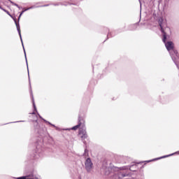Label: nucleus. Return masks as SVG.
Masks as SVG:
<instances>
[{
	"mask_svg": "<svg viewBox=\"0 0 179 179\" xmlns=\"http://www.w3.org/2000/svg\"><path fill=\"white\" fill-rule=\"evenodd\" d=\"M83 156L85 158V170L87 171V173H91L93 169V162H92V159H90V157H87L89 156V152H87V150L86 149L85 150Z\"/></svg>",
	"mask_w": 179,
	"mask_h": 179,
	"instance_id": "f257e3e1",
	"label": "nucleus"
},
{
	"mask_svg": "<svg viewBox=\"0 0 179 179\" xmlns=\"http://www.w3.org/2000/svg\"><path fill=\"white\" fill-rule=\"evenodd\" d=\"M13 20L16 25L17 30L18 31V34H19V36H20V40H21V42L22 44V47H23V50H24V55H25V59H26V62H27V66H28L27 65V57H26V50H24V46L23 45V41L22 40V34L20 32V25L19 24V22H17V21H16V18H13ZM27 69H29V66H27Z\"/></svg>",
	"mask_w": 179,
	"mask_h": 179,
	"instance_id": "f03ea898",
	"label": "nucleus"
},
{
	"mask_svg": "<svg viewBox=\"0 0 179 179\" xmlns=\"http://www.w3.org/2000/svg\"><path fill=\"white\" fill-rule=\"evenodd\" d=\"M85 126V120L80 117L78 118V124L74 127H73L71 129H63V131H71L72 129L73 131H76L77 129H79L80 127L83 128Z\"/></svg>",
	"mask_w": 179,
	"mask_h": 179,
	"instance_id": "7ed1b4c3",
	"label": "nucleus"
},
{
	"mask_svg": "<svg viewBox=\"0 0 179 179\" xmlns=\"http://www.w3.org/2000/svg\"><path fill=\"white\" fill-rule=\"evenodd\" d=\"M17 179H41V177L38 175L34 174V172H31L26 176L18 177Z\"/></svg>",
	"mask_w": 179,
	"mask_h": 179,
	"instance_id": "20e7f679",
	"label": "nucleus"
},
{
	"mask_svg": "<svg viewBox=\"0 0 179 179\" xmlns=\"http://www.w3.org/2000/svg\"><path fill=\"white\" fill-rule=\"evenodd\" d=\"M79 136L81 139H86L87 138V133L86 132V127L85 126L80 129L79 130Z\"/></svg>",
	"mask_w": 179,
	"mask_h": 179,
	"instance_id": "39448f33",
	"label": "nucleus"
},
{
	"mask_svg": "<svg viewBox=\"0 0 179 179\" xmlns=\"http://www.w3.org/2000/svg\"><path fill=\"white\" fill-rule=\"evenodd\" d=\"M36 131L41 136H45L47 134V128L45 127H39L38 129H36Z\"/></svg>",
	"mask_w": 179,
	"mask_h": 179,
	"instance_id": "423d86ee",
	"label": "nucleus"
},
{
	"mask_svg": "<svg viewBox=\"0 0 179 179\" xmlns=\"http://www.w3.org/2000/svg\"><path fill=\"white\" fill-rule=\"evenodd\" d=\"M103 170H104V173H105L106 176H108L111 173V171H113V170H114V167L112 168L111 166H106L103 165Z\"/></svg>",
	"mask_w": 179,
	"mask_h": 179,
	"instance_id": "0eeeda50",
	"label": "nucleus"
},
{
	"mask_svg": "<svg viewBox=\"0 0 179 179\" xmlns=\"http://www.w3.org/2000/svg\"><path fill=\"white\" fill-rule=\"evenodd\" d=\"M34 157V159H40V157H43V151L41 150H37L35 152Z\"/></svg>",
	"mask_w": 179,
	"mask_h": 179,
	"instance_id": "6e6552de",
	"label": "nucleus"
},
{
	"mask_svg": "<svg viewBox=\"0 0 179 179\" xmlns=\"http://www.w3.org/2000/svg\"><path fill=\"white\" fill-rule=\"evenodd\" d=\"M173 155H174V154H171L169 155H165V156L157 158V159H154L152 160L145 161V162H146V163H150V162H155V160H160V159H166V157H170V156H173Z\"/></svg>",
	"mask_w": 179,
	"mask_h": 179,
	"instance_id": "1a4fd4ad",
	"label": "nucleus"
},
{
	"mask_svg": "<svg viewBox=\"0 0 179 179\" xmlns=\"http://www.w3.org/2000/svg\"><path fill=\"white\" fill-rule=\"evenodd\" d=\"M34 8H40V6H32L28 8L24 9L20 13V16H22V15H23V13H24V12H26L27 10H30V9H34Z\"/></svg>",
	"mask_w": 179,
	"mask_h": 179,
	"instance_id": "9d476101",
	"label": "nucleus"
},
{
	"mask_svg": "<svg viewBox=\"0 0 179 179\" xmlns=\"http://www.w3.org/2000/svg\"><path fill=\"white\" fill-rule=\"evenodd\" d=\"M44 122H46V124H48L49 125H51L52 127H53L54 128H55V129L57 131H61V129H59V127L55 126V124H51V122L47 121V120H44Z\"/></svg>",
	"mask_w": 179,
	"mask_h": 179,
	"instance_id": "9b49d317",
	"label": "nucleus"
},
{
	"mask_svg": "<svg viewBox=\"0 0 179 179\" xmlns=\"http://www.w3.org/2000/svg\"><path fill=\"white\" fill-rule=\"evenodd\" d=\"M127 176H128V174L120 173V174L118 175V178H122V177H127Z\"/></svg>",
	"mask_w": 179,
	"mask_h": 179,
	"instance_id": "f8f14e48",
	"label": "nucleus"
},
{
	"mask_svg": "<svg viewBox=\"0 0 179 179\" xmlns=\"http://www.w3.org/2000/svg\"><path fill=\"white\" fill-rule=\"evenodd\" d=\"M9 2L10 3H12V5H14V6H17V8H20V6H19V5L16 4V3H14L13 1H10V0L9 1Z\"/></svg>",
	"mask_w": 179,
	"mask_h": 179,
	"instance_id": "ddd939ff",
	"label": "nucleus"
},
{
	"mask_svg": "<svg viewBox=\"0 0 179 179\" xmlns=\"http://www.w3.org/2000/svg\"><path fill=\"white\" fill-rule=\"evenodd\" d=\"M33 106H34V110L37 113V108L36 107V103H34V100H33Z\"/></svg>",
	"mask_w": 179,
	"mask_h": 179,
	"instance_id": "4468645a",
	"label": "nucleus"
},
{
	"mask_svg": "<svg viewBox=\"0 0 179 179\" xmlns=\"http://www.w3.org/2000/svg\"><path fill=\"white\" fill-rule=\"evenodd\" d=\"M0 9H2V10H4V12H6V13H8V15H10V14H9L8 11H6V10L2 8V7H1Z\"/></svg>",
	"mask_w": 179,
	"mask_h": 179,
	"instance_id": "2eb2a0df",
	"label": "nucleus"
},
{
	"mask_svg": "<svg viewBox=\"0 0 179 179\" xmlns=\"http://www.w3.org/2000/svg\"><path fill=\"white\" fill-rule=\"evenodd\" d=\"M38 115L39 117V118H41V120H43V121H45V120L44 118H43V117H41V115H40V114L38 113Z\"/></svg>",
	"mask_w": 179,
	"mask_h": 179,
	"instance_id": "dca6fc26",
	"label": "nucleus"
},
{
	"mask_svg": "<svg viewBox=\"0 0 179 179\" xmlns=\"http://www.w3.org/2000/svg\"><path fill=\"white\" fill-rule=\"evenodd\" d=\"M127 169H128V167L124 166V167L122 168V170H127Z\"/></svg>",
	"mask_w": 179,
	"mask_h": 179,
	"instance_id": "f3484780",
	"label": "nucleus"
},
{
	"mask_svg": "<svg viewBox=\"0 0 179 179\" xmlns=\"http://www.w3.org/2000/svg\"><path fill=\"white\" fill-rule=\"evenodd\" d=\"M20 17H22V15H20H20L18 17V20H20Z\"/></svg>",
	"mask_w": 179,
	"mask_h": 179,
	"instance_id": "a211bd4d",
	"label": "nucleus"
},
{
	"mask_svg": "<svg viewBox=\"0 0 179 179\" xmlns=\"http://www.w3.org/2000/svg\"><path fill=\"white\" fill-rule=\"evenodd\" d=\"M20 17H22V15H20H20L18 17V20H20Z\"/></svg>",
	"mask_w": 179,
	"mask_h": 179,
	"instance_id": "6ab92c4d",
	"label": "nucleus"
},
{
	"mask_svg": "<svg viewBox=\"0 0 179 179\" xmlns=\"http://www.w3.org/2000/svg\"><path fill=\"white\" fill-rule=\"evenodd\" d=\"M24 122V121H17V122Z\"/></svg>",
	"mask_w": 179,
	"mask_h": 179,
	"instance_id": "aec40b11",
	"label": "nucleus"
},
{
	"mask_svg": "<svg viewBox=\"0 0 179 179\" xmlns=\"http://www.w3.org/2000/svg\"><path fill=\"white\" fill-rule=\"evenodd\" d=\"M132 167H134V166H130V170H132L131 169H132Z\"/></svg>",
	"mask_w": 179,
	"mask_h": 179,
	"instance_id": "412c9836",
	"label": "nucleus"
},
{
	"mask_svg": "<svg viewBox=\"0 0 179 179\" xmlns=\"http://www.w3.org/2000/svg\"><path fill=\"white\" fill-rule=\"evenodd\" d=\"M32 114H36V112H33Z\"/></svg>",
	"mask_w": 179,
	"mask_h": 179,
	"instance_id": "4be33fe9",
	"label": "nucleus"
},
{
	"mask_svg": "<svg viewBox=\"0 0 179 179\" xmlns=\"http://www.w3.org/2000/svg\"><path fill=\"white\" fill-rule=\"evenodd\" d=\"M35 122H36V124H38V121L37 120H36Z\"/></svg>",
	"mask_w": 179,
	"mask_h": 179,
	"instance_id": "5701e85b",
	"label": "nucleus"
},
{
	"mask_svg": "<svg viewBox=\"0 0 179 179\" xmlns=\"http://www.w3.org/2000/svg\"><path fill=\"white\" fill-rule=\"evenodd\" d=\"M18 9H22V7L18 8Z\"/></svg>",
	"mask_w": 179,
	"mask_h": 179,
	"instance_id": "b1692460",
	"label": "nucleus"
},
{
	"mask_svg": "<svg viewBox=\"0 0 179 179\" xmlns=\"http://www.w3.org/2000/svg\"><path fill=\"white\" fill-rule=\"evenodd\" d=\"M8 1H10V0H8Z\"/></svg>",
	"mask_w": 179,
	"mask_h": 179,
	"instance_id": "393cba45",
	"label": "nucleus"
}]
</instances>
